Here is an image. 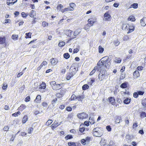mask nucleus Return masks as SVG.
Listing matches in <instances>:
<instances>
[{
  "mask_svg": "<svg viewBox=\"0 0 146 146\" xmlns=\"http://www.w3.org/2000/svg\"><path fill=\"white\" fill-rule=\"evenodd\" d=\"M101 60H102V61H99L98 62L97 66L94 67L90 73H94L95 72L105 73L106 71V68H110L111 63L108 56H105L102 58Z\"/></svg>",
  "mask_w": 146,
  "mask_h": 146,
  "instance_id": "1",
  "label": "nucleus"
},
{
  "mask_svg": "<svg viewBox=\"0 0 146 146\" xmlns=\"http://www.w3.org/2000/svg\"><path fill=\"white\" fill-rule=\"evenodd\" d=\"M102 128L99 127H97L93 129L92 131L93 134V135L96 137H101L102 135Z\"/></svg>",
  "mask_w": 146,
  "mask_h": 146,
  "instance_id": "2",
  "label": "nucleus"
},
{
  "mask_svg": "<svg viewBox=\"0 0 146 146\" xmlns=\"http://www.w3.org/2000/svg\"><path fill=\"white\" fill-rule=\"evenodd\" d=\"M77 116L79 119H83L87 117L88 115L85 112H83L78 114Z\"/></svg>",
  "mask_w": 146,
  "mask_h": 146,
  "instance_id": "3",
  "label": "nucleus"
},
{
  "mask_svg": "<svg viewBox=\"0 0 146 146\" xmlns=\"http://www.w3.org/2000/svg\"><path fill=\"white\" fill-rule=\"evenodd\" d=\"M104 18L106 21H109L111 18L110 15L108 12H106L104 15Z\"/></svg>",
  "mask_w": 146,
  "mask_h": 146,
  "instance_id": "4",
  "label": "nucleus"
},
{
  "mask_svg": "<svg viewBox=\"0 0 146 146\" xmlns=\"http://www.w3.org/2000/svg\"><path fill=\"white\" fill-rule=\"evenodd\" d=\"M17 0H7V3L9 5H12L17 2Z\"/></svg>",
  "mask_w": 146,
  "mask_h": 146,
  "instance_id": "5",
  "label": "nucleus"
},
{
  "mask_svg": "<svg viewBox=\"0 0 146 146\" xmlns=\"http://www.w3.org/2000/svg\"><path fill=\"white\" fill-rule=\"evenodd\" d=\"M61 84H56L55 86H52V89L54 90H57L60 89L61 88Z\"/></svg>",
  "mask_w": 146,
  "mask_h": 146,
  "instance_id": "6",
  "label": "nucleus"
},
{
  "mask_svg": "<svg viewBox=\"0 0 146 146\" xmlns=\"http://www.w3.org/2000/svg\"><path fill=\"white\" fill-rule=\"evenodd\" d=\"M50 60L51 64L52 65H56L58 62L57 60L54 58L51 59Z\"/></svg>",
  "mask_w": 146,
  "mask_h": 146,
  "instance_id": "7",
  "label": "nucleus"
},
{
  "mask_svg": "<svg viewBox=\"0 0 146 146\" xmlns=\"http://www.w3.org/2000/svg\"><path fill=\"white\" fill-rule=\"evenodd\" d=\"M109 102L112 105H114L115 104V100L113 97H111L108 98Z\"/></svg>",
  "mask_w": 146,
  "mask_h": 146,
  "instance_id": "8",
  "label": "nucleus"
},
{
  "mask_svg": "<svg viewBox=\"0 0 146 146\" xmlns=\"http://www.w3.org/2000/svg\"><path fill=\"white\" fill-rule=\"evenodd\" d=\"M84 125L81 124L79 127V131L80 132H83L85 130V128L84 127Z\"/></svg>",
  "mask_w": 146,
  "mask_h": 146,
  "instance_id": "9",
  "label": "nucleus"
},
{
  "mask_svg": "<svg viewBox=\"0 0 146 146\" xmlns=\"http://www.w3.org/2000/svg\"><path fill=\"white\" fill-rule=\"evenodd\" d=\"M131 99L130 98H126L124 100L123 103L126 104H129L130 102Z\"/></svg>",
  "mask_w": 146,
  "mask_h": 146,
  "instance_id": "10",
  "label": "nucleus"
},
{
  "mask_svg": "<svg viewBox=\"0 0 146 146\" xmlns=\"http://www.w3.org/2000/svg\"><path fill=\"white\" fill-rule=\"evenodd\" d=\"M41 99V96L40 95H38L37 96L35 100V102L36 103H39Z\"/></svg>",
  "mask_w": 146,
  "mask_h": 146,
  "instance_id": "11",
  "label": "nucleus"
},
{
  "mask_svg": "<svg viewBox=\"0 0 146 146\" xmlns=\"http://www.w3.org/2000/svg\"><path fill=\"white\" fill-rule=\"evenodd\" d=\"M35 15L36 12L33 10H32L29 13V15L31 17H34Z\"/></svg>",
  "mask_w": 146,
  "mask_h": 146,
  "instance_id": "12",
  "label": "nucleus"
},
{
  "mask_svg": "<svg viewBox=\"0 0 146 146\" xmlns=\"http://www.w3.org/2000/svg\"><path fill=\"white\" fill-rule=\"evenodd\" d=\"M26 107V106L23 104H22L21 106L19 107L18 110L21 111H22L24 109H25Z\"/></svg>",
  "mask_w": 146,
  "mask_h": 146,
  "instance_id": "13",
  "label": "nucleus"
},
{
  "mask_svg": "<svg viewBox=\"0 0 146 146\" xmlns=\"http://www.w3.org/2000/svg\"><path fill=\"white\" fill-rule=\"evenodd\" d=\"M98 49V52L100 54L102 53L104 50V48L102 47L101 45H100L99 46Z\"/></svg>",
  "mask_w": 146,
  "mask_h": 146,
  "instance_id": "14",
  "label": "nucleus"
},
{
  "mask_svg": "<svg viewBox=\"0 0 146 146\" xmlns=\"http://www.w3.org/2000/svg\"><path fill=\"white\" fill-rule=\"evenodd\" d=\"M28 117L27 115H25L22 119V123H25L28 120Z\"/></svg>",
  "mask_w": 146,
  "mask_h": 146,
  "instance_id": "15",
  "label": "nucleus"
},
{
  "mask_svg": "<svg viewBox=\"0 0 146 146\" xmlns=\"http://www.w3.org/2000/svg\"><path fill=\"white\" fill-rule=\"evenodd\" d=\"M63 7V6L62 4H60L58 5L57 7V10L60 11L62 12V11L63 9H62V8Z\"/></svg>",
  "mask_w": 146,
  "mask_h": 146,
  "instance_id": "16",
  "label": "nucleus"
},
{
  "mask_svg": "<svg viewBox=\"0 0 146 146\" xmlns=\"http://www.w3.org/2000/svg\"><path fill=\"white\" fill-rule=\"evenodd\" d=\"M84 98V96L83 95H79L77 96V100L79 101L82 100Z\"/></svg>",
  "mask_w": 146,
  "mask_h": 146,
  "instance_id": "17",
  "label": "nucleus"
},
{
  "mask_svg": "<svg viewBox=\"0 0 146 146\" xmlns=\"http://www.w3.org/2000/svg\"><path fill=\"white\" fill-rule=\"evenodd\" d=\"M59 124H58V123L56 121H55L54 123L51 125L52 128H56Z\"/></svg>",
  "mask_w": 146,
  "mask_h": 146,
  "instance_id": "18",
  "label": "nucleus"
},
{
  "mask_svg": "<svg viewBox=\"0 0 146 146\" xmlns=\"http://www.w3.org/2000/svg\"><path fill=\"white\" fill-rule=\"evenodd\" d=\"M70 7L71 8V11H73L74 10V8L75 6V4L74 3H71L69 4Z\"/></svg>",
  "mask_w": 146,
  "mask_h": 146,
  "instance_id": "19",
  "label": "nucleus"
},
{
  "mask_svg": "<svg viewBox=\"0 0 146 146\" xmlns=\"http://www.w3.org/2000/svg\"><path fill=\"white\" fill-rule=\"evenodd\" d=\"M74 76L73 74H68L66 75V79L68 80H69L71 78Z\"/></svg>",
  "mask_w": 146,
  "mask_h": 146,
  "instance_id": "20",
  "label": "nucleus"
},
{
  "mask_svg": "<svg viewBox=\"0 0 146 146\" xmlns=\"http://www.w3.org/2000/svg\"><path fill=\"white\" fill-rule=\"evenodd\" d=\"M127 82H124L120 85V87L122 88H125L127 87Z\"/></svg>",
  "mask_w": 146,
  "mask_h": 146,
  "instance_id": "21",
  "label": "nucleus"
},
{
  "mask_svg": "<svg viewBox=\"0 0 146 146\" xmlns=\"http://www.w3.org/2000/svg\"><path fill=\"white\" fill-rule=\"evenodd\" d=\"M72 31L70 30H68L66 31V35L70 37L72 35Z\"/></svg>",
  "mask_w": 146,
  "mask_h": 146,
  "instance_id": "22",
  "label": "nucleus"
},
{
  "mask_svg": "<svg viewBox=\"0 0 146 146\" xmlns=\"http://www.w3.org/2000/svg\"><path fill=\"white\" fill-rule=\"evenodd\" d=\"M89 121L91 124H93L95 123L93 118L91 117L89 118Z\"/></svg>",
  "mask_w": 146,
  "mask_h": 146,
  "instance_id": "23",
  "label": "nucleus"
},
{
  "mask_svg": "<svg viewBox=\"0 0 146 146\" xmlns=\"http://www.w3.org/2000/svg\"><path fill=\"white\" fill-rule=\"evenodd\" d=\"M140 116L141 118H143L146 117V113L145 112L142 111L141 112Z\"/></svg>",
  "mask_w": 146,
  "mask_h": 146,
  "instance_id": "24",
  "label": "nucleus"
},
{
  "mask_svg": "<svg viewBox=\"0 0 146 146\" xmlns=\"http://www.w3.org/2000/svg\"><path fill=\"white\" fill-rule=\"evenodd\" d=\"M105 74H99L98 76L99 79H100V80H102L103 79V77L104 76Z\"/></svg>",
  "mask_w": 146,
  "mask_h": 146,
  "instance_id": "25",
  "label": "nucleus"
},
{
  "mask_svg": "<svg viewBox=\"0 0 146 146\" xmlns=\"http://www.w3.org/2000/svg\"><path fill=\"white\" fill-rule=\"evenodd\" d=\"M89 86L87 84L84 85L82 86V89L83 90H85L89 88Z\"/></svg>",
  "mask_w": 146,
  "mask_h": 146,
  "instance_id": "26",
  "label": "nucleus"
},
{
  "mask_svg": "<svg viewBox=\"0 0 146 146\" xmlns=\"http://www.w3.org/2000/svg\"><path fill=\"white\" fill-rule=\"evenodd\" d=\"M128 20H130L132 21H135V19L134 17L133 16H130L128 18Z\"/></svg>",
  "mask_w": 146,
  "mask_h": 146,
  "instance_id": "27",
  "label": "nucleus"
},
{
  "mask_svg": "<svg viewBox=\"0 0 146 146\" xmlns=\"http://www.w3.org/2000/svg\"><path fill=\"white\" fill-rule=\"evenodd\" d=\"M73 137L72 135H68L66 136L65 137V139L66 140H68L69 139H71Z\"/></svg>",
  "mask_w": 146,
  "mask_h": 146,
  "instance_id": "28",
  "label": "nucleus"
},
{
  "mask_svg": "<svg viewBox=\"0 0 146 146\" xmlns=\"http://www.w3.org/2000/svg\"><path fill=\"white\" fill-rule=\"evenodd\" d=\"M63 56L66 59H68L70 57V55L68 53H66L64 54Z\"/></svg>",
  "mask_w": 146,
  "mask_h": 146,
  "instance_id": "29",
  "label": "nucleus"
},
{
  "mask_svg": "<svg viewBox=\"0 0 146 146\" xmlns=\"http://www.w3.org/2000/svg\"><path fill=\"white\" fill-rule=\"evenodd\" d=\"M144 20V18H143L142 19H141L140 20V23L141 24V26L143 27L145 26L146 25V24H145Z\"/></svg>",
  "mask_w": 146,
  "mask_h": 146,
  "instance_id": "30",
  "label": "nucleus"
},
{
  "mask_svg": "<svg viewBox=\"0 0 146 146\" xmlns=\"http://www.w3.org/2000/svg\"><path fill=\"white\" fill-rule=\"evenodd\" d=\"M40 86V88L41 89H44L46 88V85L44 82H42V84Z\"/></svg>",
  "mask_w": 146,
  "mask_h": 146,
  "instance_id": "31",
  "label": "nucleus"
},
{
  "mask_svg": "<svg viewBox=\"0 0 146 146\" xmlns=\"http://www.w3.org/2000/svg\"><path fill=\"white\" fill-rule=\"evenodd\" d=\"M5 38L4 37H0V43L3 44L5 42Z\"/></svg>",
  "mask_w": 146,
  "mask_h": 146,
  "instance_id": "32",
  "label": "nucleus"
},
{
  "mask_svg": "<svg viewBox=\"0 0 146 146\" xmlns=\"http://www.w3.org/2000/svg\"><path fill=\"white\" fill-rule=\"evenodd\" d=\"M80 33V31L78 30H76L74 32L73 35L76 36L78 35Z\"/></svg>",
  "mask_w": 146,
  "mask_h": 146,
  "instance_id": "33",
  "label": "nucleus"
},
{
  "mask_svg": "<svg viewBox=\"0 0 146 146\" xmlns=\"http://www.w3.org/2000/svg\"><path fill=\"white\" fill-rule=\"evenodd\" d=\"M18 37V36L17 35H12V38L13 40H17Z\"/></svg>",
  "mask_w": 146,
  "mask_h": 146,
  "instance_id": "34",
  "label": "nucleus"
},
{
  "mask_svg": "<svg viewBox=\"0 0 146 146\" xmlns=\"http://www.w3.org/2000/svg\"><path fill=\"white\" fill-rule=\"evenodd\" d=\"M71 11V8L69 7H68L67 8H65L63 9V10L62 11V12L63 13L64 12L67 11Z\"/></svg>",
  "mask_w": 146,
  "mask_h": 146,
  "instance_id": "35",
  "label": "nucleus"
},
{
  "mask_svg": "<svg viewBox=\"0 0 146 146\" xmlns=\"http://www.w3.org/2000/svg\"><path fill=\"white\" fill-rule=\"evenodd\" d=\"M138 7V4L136 3H134L131 5L130 8L133 7L134 8H137Z\"/></svg>",
  "mask_w": 146,
  "mask_h": 146,
  "instance_id": "36",
  "label": "nucleus"
},
{
  "mask_svg": "<svg viewBox=\"0 0 146 146\" xmlns=\"http://www.w3.org/2000/svg\"><path fill=\"white\" fill-rule=\"evenodd\" d=\"M52 122V120H48L46 123L45 125L47 126L49 125Z\"/></svg>",
  "mask_w": 146,
  "mask_h": 146,
  "instance_id": "37",
  "label": "nucleus"
},
{
  "mask_svg": "<svg viewBox=\"0 0 146 146\" xmlns=\"http://www.w3.org/2000/svg\"><path fill=\"white\" fill-rule=\"evenodd\" d=\"M68 144L69 146H76V145L75 143L72 142H68Z\"/></svg>",
  "mask_w": 146,
  "mask_h": 146,
  "instance_id": "38",
  "label": "nucleus"
},
{
  "mask_svg": "<svg viewBox=\"0 0 146 146\" xmlns=\"http://www.w3.org/2000/svg\"><path fill=\"white\" fill-rule=\"evenodd\" d=\"M65 44V42H64L61 41L58 44V45L59 47H62L64 46Z\"/></svg>",
  "mask_w": 146,
  "mask_h": 146,
  "instance_id": "39",
  "label": "nucleus"
},
{
  "mask_svg": "<svg viewBox=\"0 0 146 146\" xmlns=\"http://www.w3.org/2000/svg\"><path fill=\"white\" fill-rule=\"evenodd\" d=\"M73 114H69L67 117V119L69 121L71 120L73 116Z\"/></svg>",
  "mask_w": 146,
  "mask_h": 146,
  "instance_id": "40",
  "label": "nucleus"
},
{
  "mask_svg": "<svg viewBox=\"0 0 146 146\" xmlns=\"http://www.w3.org/2000/svg\"><path fill=\"white\" fill-rule=\"evenodd\" d=\"M72 100H75L77 99V96H76L75 95L73 94L71 97Z\"/></svg>",
  "mask_w": 146,
  "mask_h": 146,
  "instance_id": "41",
  "label": "nucleus"
},
{
  "mask_svg": "<svg viewBox=\"0 0 146 146\" xmlns=\"http://www.w3.org/2000/svg\"><path fill=\"white\" fill-rule=\"evenodd\" d=\"M133 76L134 78H137L140 76L139 74H133Z\"/></svg>",
  "mask_w": 146,
  "mask_h": 146,
  "instance_id": "42",
  "label": "nucleus"
},
{
  "mask_svg": "<svg viewBox=\"0 0 146 146\" xmlns=\"http://www.w3.org/2000/svg\"><path fill=\"white\" fill-rule=\"evenodd\" d=\"M20 114V112L19 111H18L17 113H13L12 115L13 116L16 117L18 116V115H19Z\"/></svg>",
  "mask_w": 146,
  "mask_h": 146,
  "instance_id": "43",
  "label": "nucleus"
},
{
  "mask_svg": "<svg viewBox=\"0 0 146 146\" xmlns=\"http://www.w3.org/2000/svg\"><path fill=\"white\" fill-rule=\"evenodd\" d=\"M31 33H26V36L25 37V38H31Z\"/></svg>",
  "mask_w": 146,
  "mask_h": 146,
  "instance_id": "44",
  "label": "nucleus"
},
{
  "mask_svg": "<svg viewBox=\"0 0 146 146\" xmlns=\"http://www.w3.org/2000/svg\"><path fill=\"white\" fill-rule=\"evenodd\" d=\"M125 74H121L120 76L119 79L120 80L123 79L125 77Z\"/></svg>",
  "mask_w": 146,
  "mask_h": 146,
  "instance_id": "45",
  "label": "nucleus"
},
{
  "mask_svg": "<svg viewBox=\"0 0 146 146\" xmlns=\"http://www.w3.org/2000/svg\"><path fill=\"white\" fill-rule=\"evenodd\" d=\"M84 139L86 141V142L87 143V144H88L90 141V137H86L85 139Z\"/></svg>",
  "mask_w": 146,
  "mask_h": 146,
  "instance_id": "46",
  "label": "nucleus"
},
{
  "mask_svg": "<svg viewBox=\"0 0 146 146\" xmlns=\"http://www.w3.org/2000/svg\"><path fill=\"white\" fill-rule=\"evenodd\" d=\"M81 142L82 144L84 145H85L87 144V143L86 142V141L84 139H82L81 140Z\"/></svg>",
  "mask_w": 146,
  "mask_h": 146,
  "instance_id": "47",
  "label": "nucleus"
},
{
  "mask_svg": "<svg viewBox=\"0 0 146 146\" xmlns=\"http://www.w3.org/2000/svg\"><path fill=\"white\" fill-rule=\"evenodd\" d=\"M57 101V98H56L54 99L51 102L52 104L53 105V106H54V105L55 104L56 102Z\"/></svg>",
  "mask_w": 146,
  "mask_h": 146,
  "instance_id": "48",
  "label": "nucleus"
},
{
  "mask_svg": "<svg viewBox=\"0 0 146 146\" xmlns=\"http://www.w3.org/2000/svg\"><path fill=\"white\" fill-rule=\"evenodd\" d=\"M7 87V85L6 84L3 83V86L2 87V88L4 90H5Z\"/></svg>",
  "mask_w": 146,
  "mask_h": 146,
  "instance_id": "49",
  "label": "nucleus"
},
{
  "mask_svg": "<svg viewBox=\"0 0 146 146\" xmlns=\"http://www.w3.org/2000/svg\"><path fill=\"white\" fill-rule=\"evenodd\" d=\"M137 92L138 93V95H143L144 93V92L143 91L139 90L137 91Z\"/></svg>",
  "mask_w": 146,
  "mask_h": 146,
  "instance_id": "50",
  "label": "nucleus"
},
{
  "mask_svg": "<svg viewBox=\"0 0 146 146\" xmlns=\"http://www.w3.org/2000/svg\"><path fill=\"white\" fill-rule=\"evenodd\" d=\"M21 15L24 18H26L27 16L26 15V13H25L24 12H22L21 13Z\"/></svg>",
  "mask_w": 146,
  "mask_h": 146,
  "instance_id": "51",
  "label": "nucleus"
},
{
  "mask_svg": "<svg viewBox=\"0 0 146 146\" xmlns=\"http://www.w3.org/2000/svg\"><path fill=\"white\" fill-rule=\"evenodd\" d=\"M138 94L137 92H135L133 94V97L136 98H137L138 97Z\"/></svg>",
  "mask_w": 146,
  "mask_h": 146,
  "instance_id": "52",
  "label": "nucleus"
},
{
  "mask_svg": "<svg viewBox=\"0 0 146 146\" xmlns=\"http://www.w3.org/2000/svg\"><path fill=\"white\" fill-rule=\"evenodd\" d=\"M50 84L52 87V86H55V85L56 84V82L54 81L50 82Z\"/></svg>",
  "mask_w": 146,
  "mask_h": 146,
  "instance_id": "53",
  "label": "nucleus"
},
{
  "mask_svg": "<svg viewBox=\"0 0 146 146\" xmlns=\"http://www.w3.org/2000/svg\"><path fill=\"white\" fill-rule=\"evenodd\" d=\"M30 98L29 96H28L25 99V101L27 102L30 101Z\"/></svg>",
  "mask_w": 146,
  "mask_h": 146,
  "instance_id": "54",
  "label": "nucleus"
},
{
  "mask_svg": "<svg viewBox=\"0 0 146 146\" xmlns=\"http://www.w3.org/2000/svg\"><path fill=\"white\" fill-rule=\"evenodd\" d=\"M106 129L108 131H110L111 128L110 125H108L106 127Z\"/></svg>",
  "mask_w": 146,
  "mask_h": 146,
  "instance_id": "55",
  "label": "nucleus"
},
{
  "mask_svg": "<svg viewBox=\"0 0 146 146\" xmlns=\"http://www.w3.org/2000/svg\"><path fill=\"white\" fill-rule=\"evenodd\" d=\"M121 61V60L120 58L117 59L116 58L115 59V62L117 63H120Z\"/></svg>",
  "mask_w": 146,
  "mask_h": 146,
  "instance_id": "56",
  "label": "nucleus"
},
{
  "mask_svg": "<svg viewBox=\"0 0 146 146\" xmlns=\"http://www.w3.org/2000/svg\"><path fill=\"white\" fill-rule=\"evenodd\" d=\"M141 104L144 107H146V102L145 101H142Z\"/></svg>",
  "mask_w": 146,
  "mask_h": 146,
  "instance_id": "57",
  "label": "nucleus"
},
{
  "mask_svg": "<svg viewBox=\"0 0 146 146\" xmlns=\"http://www.w3.org/2000/svg\"><path fill=\"white\" fill-rule=\"evenodd\" d=\"M114 44L115 46H117L119 44V42L118 40H116L114 42Z\"/></svg>",
  "mask_w": 146,
  "mask_h": 146,
  "instance_id": "58",
  "label": "nucleus"
},
{
  "mask_svg": "<svg viewBox=\"0 0 146 146\" xmlns=\"http://www.w3.org/2000/svg\"><path fill=\"white\" fill-rule=\"evenodd\" d=\"M62 96H63L64 95V94L65 93V92L64 90H60V92L59 93Z\"/></svg>",
  "mask_w": 146,
  "mask_h": 146,
  "instance_id": "59",
  "label": "nucleus"
},
{
  "mask_svg": "<svg viewBox=\"0 0 146 146\" xmlns=\"http://www.w3.org/2000/svg\"><path fill=\"white\" fill-rule=\"evenodd\" d=\"M66 110L68 111H70L72 110V108L71 107L69 106V107H67L66 108Z\"/></svg>",
  "mask_w": 146,
  "mask_h": 146,
  "instance_id": "60",
  "label": "nucleus"
},
{
  "mask_svg": "<svg viewBox=\"0 0 146 146\" xmlns=\"http://www.w3.org/2000/svg\"><path fill=\"white\" fill-rule=\"evenodd\" d=\"M121 120V117H118L117 119H116V122L117 123H118L120 122Z\"/></svg>",
  "mask_w": 146,
  "mask_h": 146,
  "instance_id": "61",
  "label": "nucleus"
},
{
  "mask_svg": "<svg viewBox=\"0 0 146 146\" xmlns=\"http://www.w3.org/2000/svg\"><path fill=\"white\" fill-rule=\"evenodd\" d=\"M42 25L44 27H45L46 26H48V23H46V22L43 21L42 22Z\"/></svg>",
  "mask_w": 146,
  "mask_h": 146,
  "instance_id": "62",
  "label": "nucleus"
},
{
  "mask_svg": "<svg viewBox=\"0 0 146 146\" xmlns=\"http://www.w3.org/2000/svg\"><path fill=\"white\" fill-rule=\"evenodd\" d=\"M143 68V67H142V66H138L137 68V69L138 70L140 71V70H142Z\"/></svg>",
  "mask_w": 146,
  "mask_h": 146,
  "instance_id": "63",
  "label": "nucleus"
},
{
  "mask_svg": "<svg viewBox=\"0 0 146 146\" xmlns=\"http://www.w3.org/2000/svg\"><path fill=\"white\" fill-rule=\"evenodd\" d=\"M9 129V127L8 126H5L3 130L4 131H7Z\"/></svg>",
  "mask_w": 146,
  "mask_h": 146,
  "instance_id": "64",
  "label": "nucleus"
}]
</instances>
